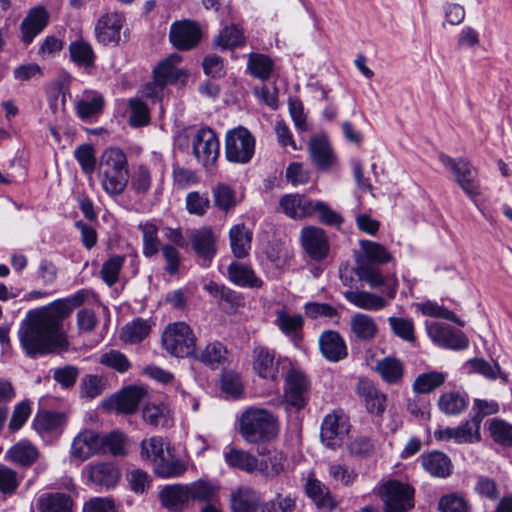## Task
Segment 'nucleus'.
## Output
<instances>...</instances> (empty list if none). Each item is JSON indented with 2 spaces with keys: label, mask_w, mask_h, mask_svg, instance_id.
<instances>
[{
  "label": "nucleus",
  "mask_w": 512,
  "mask_h": 512,
  "mask_svg": "<svg viewBox=\"0 0 512 512\" xmlns=\"http://www.w3.org/2000/svg\"><path fill=\"white\" fill-rule=\"evenodd\" d=\"M18 336L26 355L32 358L55 352L67 344L63 321L50 305L28 311Z\"/></svg>",
  "instance_id": "f257e3e1"
},
{
  "label": "nucleus",
  "mask_w": 512,
  "mask_h": 512,
  "mask_svg": "<svg viewBox=\"0 0 512 512\" xmlns=\"http://www.w3.org/2000/svg\"><path fill=\"white\" fill-rule=\"evenodd\" d=\"M129 178V164L124 151L117 147L105 149L98 165V180L102 189L110 196H119L124 193Z\"/></svg>",
  "instance_id": "f03ea898"
},
{
  "label": "nucleus",
  "mask_w": 512,
  "mask_h": 512,
  "mask_svg": "<svg viewBox=\"0 0 512 512\" xmlns=\"http://www.w3.org/2000/svg\"><path fill=\"white\" fill-rule=\"evenodd\" d=\"M239 433L250 444L269 441L277 434L276 418L266 409L250 407L240 417Z\"/></svg>",
  "instance_id": "7ed1b4c3"
},
{
  "label": "nucleus",
  "mask_w": 512,
  "mask_h": 512,
  "mask_svg": "<svg viewBox=\"0 0 512 512\" xmlns=\"http://www.w3.org/2000/svg\"><path fill=\"white\" fill-rule=\"evenodd\" d=\"M280 206L283 212L296 220L318 213L319 220L325 224H341L344 219L322 201L313 202L300 194H288L281 198Z\"/></svg>",
  "instance_id": "20e7f679"
},
{
  "label": "nucleus",
  "mask_w": 512,
  "mask_h": 512,
  "mask_svg": "<svg viewBox=\"0 0 512 512\" xmlns=\"http://www.w3.org/2000/svg\"><path fill=\"white\" fill-rule=\"evenodd\" d=\"M163 348L172 356L188 357L195 354L196 336L185 322H176L166 327L162 334Z\"/></svg>",
  "instance_id": "39448f33"
},
{
  "label": "nucleus",
  "mask_w": 512,
  "mask_h": 512,
  "mask_svg": "<svg viewBox=\"0 0 512 512\" xmlns=\"http://www.w3.org/2000/svg\"><path fill=\"white\" fill-rule=\"evenodd\" d=\"M384 512H408L414 507V489L398 480H388L378 487Z\"/></svg>",
  "instance_id": "423d86ee"
},
{
  "label": "nucleus",
  "mask_w": 512,
  "mask_h": 512,
  "mask_svg": "<svg viewBox=\"0 0 512 512\" xmlns=\"http://www.w3.org/2000/svg\"><path fill=\"white\" fill-rule=\"evenodd\" d=\"M255 153V138L245 127L229 130L225 136V157L231 163L247 164Z\"/></svg>",
  "instance_id": "0eeeda50"
},
{
  "label": "nucleus",
  "mask_w": 512,
  "mask_h": 512,
  "mask_svg": "<svg viewBox=\"0 0 512 512\" xmlns=\"http://www.w3.org/2000/svg\"><path fill=\"white\" fill-rule=\"evenodd\" d=\"M439 160L445 168L453 173L455 181L467 196L474 199L480 194L477 171L468 160L452 158L443 153L439 154Z\"/></svg>",
  "instance_id": "6e6552de"
},
{
  "label": "nucleus",
  "mask_w": 512,
  "mask_h": 512,
  "mask_svg": "<svg viewBox=\"0 0 512 512\" xmlns=\"http://www.w3.org/2000/svg\"><path fill=\"white\" fill-rule=\"evenodd\" d=\"M191 145L195 158L204 167L215 164L219 156V140L212 129H198L191 137Z\"/></svg>",
  "instance_id": "1a4fd4ad"
},
{
  "label": "nucleus",
  "mask_w": 512,
  "mask_h": 512,
  "mask_svg": "<svg viewBox=\"0 0 512 512\" xmlns=\"http://www.w3.org/2000/svg\"><path fill=\"white\" fill-rule=\"evenodd\" d=\"M202 39V28L197 21L191 19L173 22L169 30V41L178 50L188 51L199 45Z\"/></svg>",
  "instance_id": "9d476101"
},
{
  "label": "nucleus",
  "mask_w": 512,
  "mask_h": 512,
  "mask_svg": "<svg viewBox=\"0 0 512 512\" xmlns=\"http://www.w3.org/2000/svg\"><path fill=\"white\" fill-rule=\"evenodd\" d=\"M350 424L348 418L341 410H335L327 414L321 424L320 438L322 443L331 449L341 445L348 434Z\"/></svg>",
  "instance_id": "9b49d317"
},
{
  "label": "nucleus",
  "mask_w": 512,
  "mask_h": 512,
  "mask_svg": "<svg viewBox=\"0 0 512 512\" xmlns=\"http://www.w3.org/2000/svg\"><path fill=\"white\" fill-rule=\"evenodd\" d=\"M310 383L307 376L300 370L291 369L285 377V401L297 410L307 404Z\"/></svg>",
  "instance_id": "f8f14e48"
},
{
  "label": "nucleus",
  "mask_w": 512,
  "mask_h": 512,
  "mask_svg": "<svg viewBox=\"0 0 512 512\" xmlns=\"http://www.w3.org/2000/svg\"><path fill=\"white\" fill-rule=\"evenodd\" d=\"M145 395L146 391L143 388L129 386L105 399L103 401V407L108 411L133 414L137 411L139 403L143 400Z\"/></svg>",
  "instance_id": "ddd939ff"
},
{
  "label": "nucleus",
  "mask_w": 512,
  "mask_h": 512,
  "mask_svg": "<svg viewBox=\"0 0 512 512\" xmlns=\"http://www.w3.org/2000/svg\"><path fill=\"white\" fill-rule=\"evenodd\" d=\"M124 21V16L117 12L100 17L95 25L97 41L105 46H117L121 40Z\"/></svg>",
  "instance_id": "4468645a"
},
{
  "label": "nucleus",
  "mask_w": 512,
  "mask_h": 512,
  "mask_svg": "<svg viewBox=\"0 0 512 512\" xmlns=\"http://www.w3.org/2000/svg\"><path fill=\"white\" fill-rule=\"evenodd\" d=\"M96 454H103L101 435L91 429L81 431L71 444L72 457L84 461Z\"/></svg>",
  "instance_id": "2eb2a0df"
},
{
  "label": "nucleus",
  "mask_w": 512,
  "mask_h": 512,
  "mask_svg": "<svg viewBox=\"0 0 512 512\" xmlns=\"http://www.w3.org/2000/svg\"><path fill=\"white\" fill-rule=\"evenodd\" d=\"M427 332L434 343L447 349L464 350L469 344L468 338L463 332L455 331L440 323L428 325Z\"/></svg>",
  "instance_id": "dca6fc26"
},
{
  "label": "nucleus",
  "mask_w": 512,
  "mask_h": 512,
  "mask_svg": "<svg viewBox=\"0 0 512 512\" xmlns=\"http://www.w3.org/2000/svg\"><path fill=\"white\" fill-rule=\"evenodd\" d=\"M190 242L201 265L209 266L217 251L216 237L213 232L206 227L193 229L190 232Z\"/></svg>",
  "instance_id": "f3484780"
},
{
  "label": "nucleus",
  "mask_w": 512,
  "mask_h": 512,
  "mask_svg": "<svg viewBox=\"0 0 512 512\" xmlns=\"http://www.w3.org/2000/svg\"><path fill=\"white\" fill-rule=\"evenodd\" d=\"M301 243L313 260H322L329 253V243L325 232L315 226H305L301 232Z\"/></svg>",
  "instance_id": "a211bd4d"
},
{
  "label": "nucleus",
  "mask_w": 512,
  "mask_h": 512,
  "mask_svg": "<svg viewBox=\"0 0 512 512\" xmlns=\"http://www.w3.org/2000/svg\"><path fill=\"white\" fill-rule=\"evenodd\" d=\"M309 155L317 169L327 171L336 163V156L324 134L313 135L308 144Z\"/></svg>",
  "instance_id": "6ab92c4d"
},
{
  "label": "nucleus",
  "mask_w": 512,
  "mask_h": 512,
  "mask_svg": "<svg viewBox=\"0 0 512 512\" xmlns=\"http://www.w3.org/2000/svg\"><path fill=\"white\" fill-rule=\"evenodd\" d=\"M274 325L299 347L303 339L304 318L301 314H290L285 309L275 311Z\"/></svg>",
  "instance_id": "aec40b11"
},
{
  "label": "nucleus",
  "mask_w": 512,
  "mask_h": 512,
  "mask_svg": "<svg viewBox=\"0 0 512 512\" xmlns=\"http://www.w3.org/2000/svg\"><path fill=\"white\" fill-rule=\"evenodd\" d=\"M253 370L263 379L275 381L278 376L279 361H275V351L265 346H256L252 351Z\"/></svg>",
  "instance_id": "412c9836"
},
{
  "label": "nucleus",
  "mask_w": 512,
  "mask_h": 512,
  "mask_svg": "<svg viewBox=\"0 0 512 512\" xmlns=\"http://www.w3.org/2000/svg\"><path fill=\"white\" fill-rule=\"evenodd\" d=\"M356 392L364 400L367 411L371 414L381 415L386 409L387 396L368 379H360Z\"/></svg>",
  "instance_id": "4be33fe9"
},
{
  "label": "nucleus",
  "mask_w": 512,
  "mask_h": 512,
  "mask_svg": "<svg viewBox=\"0 0 512 512\" xmlns=\"http://www.w3.org/2000/svg\"><path fill=\"white\" fill-rule=\"evenodd\" d=\"M357 274L360 279L365 281L372 288L386 285L387 297L389 299H393L395 297L398 287V281L395 277L386 280L379 269L365 263L364 261H358Z\"/></svg>",
  "instance_id": "5701e85b"
},
{
  "label": "nucleus",
  "mask_w": 512,
  "mask_h": 512,
  "mask_svg": "<svg viewBox=\"0 0 512 512\" xmlns=\"http://www.w3.org/2000/svg\"><path fill=\"white\" fill-rule=\"evenodd\" d=\"M322 355L330 362H338L347 357L345 340L336 331H325L319 337Z\"/></svg>",
  "instance_id": "b1692460"
},
{
  "label": "nucleus",
  "mask_w": 512,
  "mask_h": 512,
  "mask_svg": "<svg viewBox=\"0 0 512 512\" xmlns=\"http://www.w3.org/2000/svg\"><path fill=\"white\" fill-rule=\"evenodd\" d=\"M49 14L43 7H35L21 23L22 41L31 43L33 39L47 26Z\"/></svg>",
  "instance_id": "393cba45"
},
{
  "label": "nucleus",
  "mask_w": 512,
  "mask_h": 512,
  "mask_svg": "<svg viewBox=\"0 0 512 512\" xmlns=\"http://www.w3.org/2000/svg\"><path fill=\"white\" fill-rule=\"evenodd\" d=\"M182 62V56L178 53L169 55L161 61L153 70L154 78L161 82L164 86L170 85L178 81L182 76H186L184 71L178 68Z\"/></svg>",
  "instance_id": "a878e982"
},
{
  "label": "nucleus",
  "mask_w": 512,
  "mask_h": 512,
  "mask_svg": "<svg viewBox=\"0 0 512 512\" xmlns=\"http://www.w3.org/2000/svg\"><path fill=\"white\" fill-rule=\"evenodd\" d=\"M234 512H265L259 494L250 487H241L231 495Z\"/></svg>",
  "instance_id": "bb28decb"
},
{
  "label": "nucleus",
  "mask_w": 512,
  "mask_h": 512,
  "mask_svg": "<svg viewBox=\"0 0 512 512\" xmlns=\"http://www.w3.org/2000/svg\"><path fill=\"white\" fill-rule=\"evenodd\" d=\"M87 477L95 485L109 488L116 485L120 473L111 462L95 463L87 466Z\"/></svg>",
  "instance_id": "cd10ccee"
},
{
  "label": "nucleus",
  "mask_w": 512,
  "mask_h": 512,
  "mask_svg": "<svg viewBox=\"0 0 512 512\" xmlns=\"http://www.w3.org/2000/svg\"><path fill=\"white\" fill-rule=\"evenodd\" d=\"M159 497L162 505L174 512L182 511L190 501L188 487L182 484L165 486Z\"/></svg>",
  "instance_id": "c85d7f7f"
},
{
  "label": "nucleus",
  "mask_w": 512,
  "mask_h": 512,
  "mask_svg": "<svg viewBox=\"0 0 512 512\" xmlns=\"http://www.w3.org/2000/svg\"><path fill=\"white\" fill-rule=\"evenodd\" d=\"M65 415L59 412H39L33 420V428L41 436L60 434L65 424Z\"/></svg>",
  "instance_id": "c756f323"
},
{
  "label": "nucleus",
  "mask_w": 512,
  "mask_h": 512,
  "mask_svg": "<svg viewBox=\"0 0 512 512\" xmlns=\"http://www.w3.org/2000/svg\"><path fill=\"white\" fill-rule=\"evenodd\" d=\"M350 331L356 340L369 342L376 338L379 328L372 316L356 313L350 319Z\"/></svg>",
  "instance_id": "7c9ffc66"
},
{
  "label": "nucleus",
  "mask_w": 512,
  "mask_h": 512,
  "mask_svg": "<svg viewBox=\"0 0 512 512\" xmlns=\"http://www.w3.org/2000/svg\"><path fill=\"white\" fill-rule=\"evenodd\" d=\"M228 279L239 287L260 288L263 281L258 278L253 269L239 262H232L227 268Z\"/></svg>",
  "instance_id": "2f4dec72"
},
{
  "label": "nucleus",
  "mask_w": 512,
  "mask_h": 512,
  "mask_svg": "<svg viewBox=\"0 0 512 512\" xmlns=\"http://www.w3.org/2000/svg\"><path fill=\"white\" fill-rule=\"evenodd\" d=\"M39 456L38 448L29 440L17 442L6 452L8 460L22 467H30L38 460Z\"/></svg>",
  "instance_id": "473e14b6"
},
{
  "label": "nucleus",
  "mask_w": 512,
  "mask_h": 512,
  "mask_svg": "<svg viewBox=\"0 0 512 512\" xmlns=\"http://www.w3.org/2000/svg\"><path fill=\"white\" fill-rule=\"evenodd\" d=\"M423 469L433 477L445 478L451 474L452 463L443 452L432 451L421 455Z\"/></svg>",
  "instance_id": "72a5a7b5"
},
{
  "label": "nucleus",
  "mask_w": 512,
  "mask_h": 512,
  "mask_svg": "<svg viewBox=\"0 0 512 512\" xmlns=\"http://www.w3.org/2000/svg\"><path fill=\"white\" fill-rule=\"evenodd\" d=\"M344 297L354 306L364 310L378 311L387 306V301L382 296L368 291L350 290L344 292Z\"/></svg>",
  "instance_id": "f704fd0d"
},
{
  "label": "nucleus",
  "mask_w": 512,
  "mask_h": 512,
  "mask_svg": "<svg viewBox=\"0 0 512 512\" xmlns=\"http://www.w3.org/2000/svg\"><path fill=\"white\" fill-rule=\"evenodd\" d=\"M229 236L234 256L237 258L246 257L251 249L252 231L247 226H232Z\"/></svg>",
  "instance_id": "c9c22d12"
},
{
  "label": "nucleus",
  "mask_w": 512,
  "mask_h": 512,
  "mask_svg": "<svg viewBox=\"0 0 512 512\" xmlns=\"http://www.w3.org/2000/svg\"><path fill=\"white\" fill-rule=\"evenodd\" d=\"M227 348L219 341L208 343L197 355L196 359L205 365L217 369L227 360Z\"/></svg>",
  "instance_id": "e433bc0d"
},
{
  "label": "nucleus",
  "mask_w": 512,
  "mask_h": 512,
  "mask_svg": "<svg viewBox=\"0 0 512 512\" xmlns=\"http://www.w3.org/2000/svg\"><path fill=\"white\" fill-rule=\"evenodd\" d=\"M140 457L154 466L162 463L165 458L164 440L160 436L143 439L140 443Z\"/></svg>",
  "instance_id": "4c0bfd02"
},
{
  "label": "nucleus",
  "mask_w": 512,
  "mask_h": 512,
  "mask_svg": "<svg viewBox=\"0 0 512 512\" xmlns=\"http://www.w3.org/2000/svg\"><path fill=\"white\" fill-rule=\"evenodd\" d=\"M70 59L78 66L90 68L94 66L95 53L90 43L80 39L69 45Z\"/></svg>",
  "instance_id": "58836bf2"
},
{
  "label": "nucleus",
  "mask_w": 512,
  "mask_h": 512,
  "mask_svg": "<svg viewBox=\"0 0 512 512\" xmlns=\"http://www.w3.org/2000/svg\"><path fill=\"white\" fill-rule=\"evenodd\" d=\"M90 295L91 292L89 290L82 289L67 298L58 299L49 305L63 321L74 308L82 305Z\"/></svg>",
  "instance_id": "ea45409f"
},
{
  "label": "nucleus",
  "mask_w": 512,
  "mask_h": 512,
  "mask_svg": "<svg viewBox=\"0 0 512 512\" xmlns=\"http://www.w3.org/2000/svg\"><path fill=\"white\" fill-rule=\"evenodd\" d=\"M306 492L318 507L332 510L336 505L327 487L317 479L307 480Z\"/></svg>",
  "instance_id": "a19ab883"
},
{
  "label": "nucleus",
  "mask_w": 512,
  "mask_h": 512,
  "mask_svg": "<svg viewBox=\"0 0 512 512\" xmlns=\"http://www.w3.org/2000/svg\"><path fill=\"white\" fill-rule=\"evenodd\" d=\"M447 374L440 371H429L419 374L413 383V390L417 394H428L441 387Z\"/></svg>",
  "instance_id": "79ce46f5"
},
{
  "label": "nucleus",
  "mask_w": 512,
  "mask_h": 512,
  "mask_svg": "<svg viewBox=\"0 0 512 512\" xmlns=\"http://www.w3.org/2000/svg\"><path fill=\"white\" fill-rule=\"evenodd\" d=\"M467 405V396L454 391L443 393L438 400V408L446 415H459Z\"/></svg>",
  "instance_id": "37998d69"
},
{
  "label": "nucleus",
  "mask_w": 512,
  "mask_h": 512,
  "mask_svg": "<svg viewBox=\"0 0 512 512\" xmlns=\"http://www.w3.org/2000/svg\"><path fill=\"white\" fill-rule=\"evenodd\" d=\"M41 512H72L73 500L64 493H52L39 499Z\"/></svg>",
  "instance_id": "c03bdc74"
},
{
  "label": "nucleus",
  "mask_w": 512,
  "mask_h": 512,
  "mask_svg": "<svg viewBox=\"0 0 512 512\" xmlns=\"http://www.w3.org/2000/svg\"><path fill=\"white\" fill-rule=\"evenodd\" d=\"M225 461L233 468L252 473L258 468L257 458L249 452L236 448L230 449L225 453Z\"/></svg>",
  "instance_id": "a18cd8bd"
},
{
  "label": "nucleus",
  "mask_w": 512,
  "mask_h": 512,
  "mask_svg": "<svg viewBox=\"0 0 512 512\" xmlns=\"http://www.w3.org/2000/svg\"><path fill=\"white\" fill-rule=\"evenodd\" d=\"M376 371L389 384L400 382L403 377V364L393 357H385L376 364Z\"/></svg>",
  "instance_id": "49530a36"
},
{
  "label": "nucleus",
  "mask_w": 512,
  "mask_h": 512,
  "mask_svg": "<svg viewBox=\"0 0 512 512\" xmlns=\"http://www.w3.org/2000/svg\"><path fill=\"white\" fill-rule=\"evenodd\" d=\"M150 331V322L137 318L122 328L121 339L126 343H139L149 335Z\"/></svg>",
  "instance_id": "de8ad7c7"
},
{
  "label": "nucleus",
  "mask_w": 512,
  "mask_h": 512,
  "mask_svg": "<svg viewBox=\"0 0 512 512\" xmlns=\"http://www.w3.org/2000/svg\"><path fill=\"white\" fill-rule=\"evenodd\" d=\"M359 245L363 251V259L365 263L372 264H384L391 260L390 253L382 245L370 241L360 240Z\"/></svg>",
  "instance_id": "09e8293b"
},
{
  "label": "nucleus",
  "mask_w": 512,
  "mask_h": 512,
  "mask_svg": "<svg viewBox=\"0 0 512 512\" xmlns=\"http://www.w3.org/2000/svg\"><path fill=\"white\" fill-rule=\"evenodd\" d=\"M247 68L254 77L266 80L273 71V61L264 54L251 53L248 58Z\"/></svg>",
  "instance_id": "8fccbe9b"
},
{
  "label": "nucleus",
  "mask_w": 512,
  "mask_h": 512,
  "mask_svg": "<svg viewBox=\"0 0 512 512\" xmlns=\"http://www.w3.org/2000/svg\"><path fill=\"white\" fill-rule=\"evenodd\" d=\"M213 203L218 209L228 212L237 205L236 193L224 183L217 184L212 189Z\"/></svg>",
  "instance_id": "3c124183"
},
{
  "label": "nucleus",
  "mask_w": 512,
  "mask_h": 512,
  "mask_svg": "<svg viewBox=\"0 0 512 512\" xmlns=\"http://www.w3.org/2000/svg\"><path fill=\"white\" fill-rule=\"evenodd\" d=\"M145 423L153 427L170 426L169 411L164 405L149 404L142 411Z\"/></svg>",
  "instance_id": "603ef678"
},
{
  "label": "nucleus",
  "mask_w": 512,
  "mask_h": 512,
  "mask_svg": "<svg viewBox=\"0 0 512 512\" xmlns=\"http://www.w3.org/2000/svg\"><path fill=\"white\" fill-rule=\"evenodd\" d=\"M186 486L188 487L190 500L199 502L211 501L216 496L218 490L214 483L204 479H199Z\"/></svg>",
  "instance_id": "864d4df0"
},
{
  "label": "nucleus",
  "mask_w": 512,
  "mask_h": 512,
  "mask_svg": "<svg viewBox=\"0 0 512 512\" xmlns=\"http://www.w3.org/2000/svg\"><path fill=\"white\" fill-rule=\"evenodd\" d=\"M481 424L478 423L473 417L466 420L461 425L455 427L456 429V443L458 444H472L481 440L480 433Z\"/></svg>",
  "instance_id": "5fc2aeb1"
},
{
  "label": "nucleus",
  "mask_w": 512,
  "mask_h": 512,
  "mask_svg": "<svg viewBox=\"0 0 512 512\" xmlns=\"http://www.w3.org/2000/svg\"><path fill=\"white\" fill-rule=\"evenodd\" d=\"M104 98L101 94L96 93L92 96H86L77 102L76 110L81 119H88L95 116L103 110Z\"/></svg>",
  "instance_id": "6e6d98bb"
},
{
  "label": "nucleus",
  "mask_w": 512,
  "mask_h": 512,
  "mask_svg": "<svg viewBox=\"0 0 512 512\" xmlns=\"http://www.w3.org/2000/svg\"><path fill=\"white\" fill-rule=\"evenodd\" d=\"M130 185L137 195H146L152 186L150 169L144 164L138 165L131 176Z\"/></svg>",
  "instance_id": "4d7b16f0"
},
{
  "label": "nucleus",
  "mask_w": 512,
  "mask_h": 512,
  "mask_svg": "<svg viewBox=\"0 0 512 512\" xmlns=\"http://www.w3.org/2000/svg\"><path fill=\"white\" fill-rule=\"evenodd\" d=\"M419 310L425 316L446 319L463 327L464 322L460 320L452 311L435 301H426L418 305Z\"/></svg>",
  "instance_id": "13d9d810"
},
{
  "label": "nucleus",
  "mask_w": 512,
  "mask_h": 512,
  "mask_svg": "<svg viewBox=\"0 0 512 512\" xmlns=\"http://www.w3.org/2000/svg\"><path fill=\"white\" fill-rule=\"evenodd\" d=\"M103 440V454L111 453L114 456H124L127 454V437L119 431H112L107 435H101Z\"/></svg>",
  "instance_id": "bf43d9fd"
},
{
  "label": "nucleus",
  "mask_w": 512,
  "mask_h": 512,
  "mask_svg": "<svg viewBox=\"0 0 512 512\" xmlns=\"http://www.w3.org/2000/svg\"><path fill=\"white\" fill-rule=\"evenodd\" d=\"M99 363L118 373H125L131 367L127 357L118 350H109L102 353L99 357Z\"/></svg>",
  "instance_id": "052dcab7"
},
{
  "label": "nucleus",
  "mask_w": 512,
  "mask_h": 512,
  "mask_svg": "<svg viewBox=\"0 0 512 512\" xmlns=\"http://www.w3.org/2000/svg\"><path fill=\"white\" fill-rule=\"evenodd\" d=\"M388 323L397 337L411 343L415 341L414 323L411 319L391 316Z\"/></svg>",
  "instance_id": "680f3d73"
},
{
  "label": "nucleus",
  "mask_w": 512,
  "mask_h": 512,
  "mask_svg": "<svg viewBox=\"0 0 512 512\" xmlns=\"http://www.w3.org/2000/svg\"><path fill=\"white\" fill-rule=\"evenodd\" d=\"M129 123L132 127L145 126L150 121V112L147 105L139 98L129 100Z\"/></svg>",
  "instance_id": "e2e57ef3"
},
{
  "label": "nucleus",
  "mask_w": 512,
  "mask_h": 512,
  "mask_svg": "<svg viewBox=\"0 0 512 512\" xmlns=\"http://www.w3.org/2000/svg\"><path fill=\"white\" fill-rule=\"evenodd\" d=\"M492 439L501 445L512 446V425L502 419H493L489 425Z\"/></svg>",
  "instance_id": "0e129e2a"
},
{
  "label": "nucleus",
  "mask_w": 512,
  "mask_h": 512,
  "mask_svg": "<svg viewBox=\"0 0 512 512\" xmlns=\"http://www.w3.org/2000/svg\"><path fill=\"white\" fill-rule=\"evenodd\" d=\"M285 455L282 452L270 453L266 460L258 463L257 470L267 476H278L284 470Z\"/></svg>",
  "instance_id": "69168bd1"
},
{
  "label": "nucleus",
  "mask_w": 512,
  "mask_h": 512,
  "mask_svg": "<svg viewBox=\"0 0 512 512\" xmlns=\"http://www.w3.org/2000/svg\"><path fill=\"white\" fill-rule=\"evenodd\" d=\"M347 449L350 456L364 459L372 455L375 449V444L371 438L359 436L348 443Z\"/></svg>",
  "instance_id": "338daca9"
},
{
  "label": "nucleus",
  "mask_w": 512,
  "mask_h": 512,
  "mask_svg": "<svg viewBox=\"0 0 512 512\" xmlns=\"http://www.w3.org/2000/svg\"><path fill=\"white\" fill-rule=\"evenodd\" d=\"M74 156L85 174L91 175L94 172L96 167V158L94 149L91 145H80L75 149Z\"/></svg>",
  "instance_id": "774afa93"
}]
</instances>
